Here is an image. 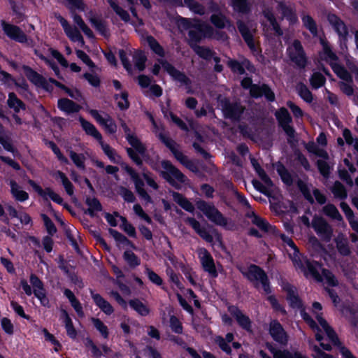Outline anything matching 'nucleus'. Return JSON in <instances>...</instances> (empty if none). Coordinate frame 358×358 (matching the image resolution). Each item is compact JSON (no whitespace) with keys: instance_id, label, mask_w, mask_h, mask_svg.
Listing matches in <instances>:
<instances>
[{"instance_id":"obj_1","label":"nucleus","mask_w":358,"mask_h":358,"mask_svg":"<svg viewBox=\"0 0 358 358\" xmlns=\"http://www.w3.org/2000/svg\"><path fill=\"white\" fill-rule=\"evenodd\" d=\"M322 306L318 302H315L313 304V316L315 318L316 321L310 316L304 310H301V315L303 319L306 322L308 326L311 328L315 335L316 340L320 342V345L325 350H331V348L329 344H325L322 342L324 338L323 336L326 335L328 340L339 348L340 353L345 358H355L352 353L344 346H341L337 338L336 333L329 326L327 321L322 317ZM313 356L315 358H334L331 355L326 354L320 350L317 346L313 347Z\"/></svg>"},{"instance_id":"obj_31","label":"nucleus","mask_w":358,"mask_h":358,"mask_svg":"<svg viewBox=\"0 0 358 358\" xmlns=\"http://www.w3.org/2000/svg\"><path fill=\"white\" fill-rule=\"evenodd\" d=\"M267 347L273 358H306L299 352H291L287 350L276 349L271 344H267Z\"/></svg>"},{"instance_id":"obj_5","label":"nucleus","mask_w":358,"mask_h":358,"mask_svg":"<svg viewBox=\"0 0 358 358\" xmlns=\"http://www.w3.org/2000/svg\"><path fill=\"white\" fill-rule=\"evenodd\" d=\"M150 120L153 125V132H155L159 138L171 150L176 159L187 167H190L192 164L190 161L178 150L176 143L166 136L163 131L162 127L157 124L151 115H150Z\"/></svg>"},{"instance_id":"obj_34","label":"nucleus","mask_w":358,"mask_h":358,"mask_svg":"<svg viewBox=\"0 0 358 358\" xmlns=\"http://www.w3.org/2000/svg\"><path fill=\"white\" fill-rule=\"evenodd\" d=\"M91 296L95 304L106 315H111L114 309L108 301L105 300L100 294L91 291Z\"/></svg>"},{"instance_id":"obj_8","label":"nucleus","mask_w":358,"mask_h":358,"mask_svg":"<svg viewBox=\"0 0 358 358\" xmlns=\"http://www.w3.org/2000/svg\"><path fill=\"white\" fill-rule=\"evenodd\" d=\"M181 22L184 26L189 28V36L193 41H198L202 37H211L213 35V28L206 24L194 22L190 26L192 21L186 18H182Z\"/></svg>"},{"instance_id":"obj_42","label":"nucleus","mask_w":358,"mask_h":358,"mask_svg":"<svg viewBox=\"0 0 358 358\" xmlns=\"http://www.w3.org/2000/svg\"><path fill=\"white\" fill-rule=\"evenodd\" d=\"M7 103L9 108L13 109L15 113H19L21 110L25 109L23 102L13 92L9 93Z\"/></svg>"},{"instance_id":"obj_9","label":"nucleus","mask_w":358,"mask_h":358,"mask_svg":"<svg viewBox=\"0 0 358 358\" xmlns=\"http://www.w3.org/2000/svg\"><path fill=\"white\" fill-rule=\"evenodd\" d=\"M162 167L163 170L161 171V175L172 186L180 188L181 185L185 183L186 177L169 162L162 161Z\"/></svg>"},{"instance_id":"obj_50","label":"nucleus","mask_w":358,"mask_h":358,"mask_svg":"<svg viewBox=\"0 0 358 358\" xmlns=\"http://www.w3.org/2000/svg\"><path fill=\"white\" fill-rule=\"evenodd\" d=\"M92 24L95 29L103 36L107 37L108 36V30L106 24L100 19L96 17H92L90 19Z\"/></svg>"},{"instance_id":"obj_63","label":"nucleus","mask_w":358,"mask_h":358,"mask_svg":"<svg viewBox=\"0 0 358 358\" xmlns=\"http://www.w3.org/2000/svg\"><path fill=\"white\" fill-rule=\"evenodd\" d=\"M234 9L240 13H247L249 10L247 0H232Z\"/></svg>"},{"instance_id":"obj_24","label":"nucleus","mask_w":358,"mask_h":358,"mask_svg":"<svg viewBox=\"0 0 358 358\" xmlns=\"http://www.w3.org/2000/svg\"><path fill=\"white\" fill-rule=\"evenodd\" d=\"M28 183L31 185L34 190L38 194L41 196L44 200H48V199H50L54 202L58 204H63L62 198L58 194L55 192L51 188L47 187L43 189L40 185L36 184L32 180H29Z\"/></svg>"},{"instance_id":"obj_19","label":"nucleus","mask_w":358,"mask_h":358,"mask_svg":"<svg viewBox=\"0 0 358 358\" xmlns=\"http://www.w3.org/2000/svg\"><path fill=\"white\" fill-rule=\"evenodd\" d=\"M89 113L107 132L110 134L116 132L117 125L110 115L105 113H99L96 110H90Z\"/></svg>"},{"instance_id":"obj_52","label":"nucleus","mask_w":358,"mask_h":358,"mask_svg":"<svg viewBox=\"0 0 358 358\" xmlns=\"http://www.w3.org/2000/svg\"><path fill=\"white\" fill-rule=\"evenodd\" d=\"M111 8L113 9V10L116 13L117 15H118L120 18L127 22L129 20V13L124 10L123 8H122L120 6L117 5L115 0H107Z\"/></svg>"},{"instance_id":"obj_20","label":"nucleus","mask_w":358,"mask_h":358,"mask_svg":"<svg viewBox=\"0 0 358 358\" xmlns=\"http://www.w3.org/2000/svg\"><path fill=\"white\" fill-rule=\"evenodd\" d=\"M198 255L203 270L211 277H217V272L211 255L205 248H200L198 250Z\"/></svg>"},{"instance_id":"obj_58","label":"nucleus","mask_w":358,"mask_h":358,"mask_svg":"<svg viewBox=\"0 0 358 358\" xmlns=\"http://www.w3.org/2000/svg\"><path fill=\"white\" fill-rule=\"evenodd\" d=\"M184 5L194 13L203 15L204 8L194 0H184Z\"/></svg>"},{"instance_id":"obj_49","label":"nucleus","mask_w":358,"mask_h":358,"mask_svg":"<svg viewBox=\"0 0 358 358\" xmlns=\"http://www.w3.org/2000/svg\"><path fill=\"white\" fill-rule=\"evenodd\" d=\"M336 242L338 250L341 255H348L350 254L348 241L343 235H338L336 239Z\"/></svg>"},{"instance_id":"obj_14","label":"nucleus","mask_w":358,"mask_h":358,"mask_svg":"<svg viewBox=\"0 0 358 358\" xmlns=\"http://www.w3.org/2000/svg\"><path fill=\"white\" fill-rule=\"evenodd\" d=\"M218 103L224 116L234 120H238L243 111V107L239 103L231 104L228 99L221 96L218 98Z\"/></svg>"},{"instance_id":"obj_53","label":"nucleus","mask_w":358,"mask_h":358,"mask_svg":"<svg viewBox=\"0 0 358 358\" xmlns=\"http://www.w3.org/2000/svg\"><path fill=\"white\" fill-rule=\"evenodd\" d=\"M86 203L89 207L87 211L91 216H94L96 212L101 210V206L96 199L87 198Z\"/></svg>"},{"instance_id":"obj_44","label":"nucleus","mask_w":358,"mask_h":358,"mask_svg":"<svg viewBox=\"0 0 358 358\" xmlns=\"http://www.w3.org/2000/svg\"><path fill=\"white\" fill-rule=\"evenodd\" d=\"M23 73L27 78L36 85L41 86L43 84V78L36 72L34 71L28 66H24Z\"/></svg>"},{"instance_id":"obj_37","label":"nucleus","mask_w":358,"mask_h":358,"mask_svg":"<svg viewBox=\"0 0 358 358\" xmlns=\"http://www.w3.org/2000/svg\"><path fill=\"white\" fill-rule=\"evenodd\" d=\"M227 64L234 73L238 74H243L245 72L244 68H247L248 70L252 71L253 66L250 65L249 61L244 59L242 63H240L236 60L228 59Z\"/></svg>"},{"instance_id":"obj_45","label":"nucleus","mask_w":358,"mask_h":358,"mask_svg":"<svg viewBox=\"0 0 358 358\" xmlns=\"http://www.w3.org/2000/svg\"><path fill=\"white\" fill-rule=\"evenodd\" d=\"M301 20L303 24V26L310 31V32L313 34V36H315L317 35V27L311 16L309 15L303 13L301 16Z\"/></svg>"},{"instance_id":"obj_17","label":"nucleus","mask_w":358,"mask_h":358,"mask_svg":"<svg viewBox=\"0 0 358 358\" xmlns=\"http://www.w3.org/2000/svg\"><path fill=\"white\" fill-rule=\"evenodd\" d=\"M287 54L290 59L300 67H303L306 59L301 43L294 41L287 48Z\"/></svg>"},{"instance_id":"obj_61","label":"nucleus","mask_w":358,"mask_h":358,"mask_svg":"<svg viewBox=\"0 0 358 358\" xmlns=\"http://www.w3.org/2000/svg\"><path fill=\"white\" fill-rule=\"evenodd\" d=\"M307 149L310 152H312L324 159H327L329 157L327 152L323 148H318L317 145L313 143L308 144L307 145Z\"/></svg>"},{"instance_id":"obj_22","label":"nucleus","mask_w":358,"mask_h":358,"mask_svg":"<svg viewBox=\"0 0 358 358\" xmlns=\"http://www.w3.org/2000/svg\"><path fill=\"white\" fill-rule=\"evenodd\" d=\"M57 18L60 22L65 34L69 38V39L74 43H78V45L79 47L85 48V41L80 31L76 28H73L69 25L68 22L61 15H58Z\"/></svg>"},{"instance_id":"obj_32","label":"nucleus","mask_w":358,"mask_h":358,"mask_svg":"<svg viewBox=\"0 0 358 358\" xmlns=\"http://www.w3.org/2000/svg\"><path fill=\"white\" fill-rule=\"evenodd\" d=\"M275 8L281 13L282 16L286 17L290 23H294L297 21V17L293 8L287 6L284 2L276 1Z\"/></svg>"},{"instance_id":"obj_56","label":"nucleus","mask_w":358,"mask_h":358,"mask_svg":"<svg viewBox=\"0 0 358 358\" xmlns=\"http://www.w3.org/2000/svg\"><path fill=\"white\" fill-rule=\"evenodd\" d=\"M276 169L280 175L282 180L287 185H290L292 183V177L291 174L286 170L285 166L282 164H278Z\"/></svg>"},{"instance_id":"obj_28","label":"nucleus","mask_w":358,"mask_h":358,"mask_svg":"<svg viewBox=\"0 0 358 358\" xmlns=\"http://www.w3.org/2000/svg\"><path fill=\"white\" fill-rule=\"evenodd\" d=\"M8 185L10 193L15 201L22 203L29 199V194L15 180H9Z\"/></svg>"},{"instance_id":"obj_60","label":"nucleus","mask_w":358,"mask_h":358,"mask_svg":"<svg viewBox=\"0 0 358 358\" xmlns=\"http://www.w3.org/2000/svg\"><path fill=\"white\" fill-rule=\"evenodd\" d=\"M124 259L131 267H135L140 264V259L138 257L130 250H127L124 252Z\"/></svg>"},{"instance_id":"obj_29","label":"nucleus","mask_w":358,"mask_h":358,"mask_svg":"<svg viewBox=\"0 0 358 358\" xmlns=\"http://www.w3.org/2000/svg\"><path fill=\"white\" fill-rule=\"evenodd\" d=\"M275 116L285 133L288 136H292L294 131L289 124L292 121V118L288 111L284 108H280L275 113Z\"/></svg>"},{"instance_id":"obj_4","label":"nucleus","mask_w":358,"mask_h":358,"mask_svg":"<svg viewBox=\"0 0 358 358\" xmlns=\"http://www.w3.org/2000/svg\"><path fill=\"white\" fill-rule=\"evenodd\" d=\"M242 273L253 283L257 289L262 287L265 294L271 292L269 282L264 271L255 265L241 268Z\"/></svg>"},{"instance_id":"obj_41","label":"nucleus","mask_w":358,"mask_h":358,"mask_svg":"<svg viewBox=\"0 0 358 358\" xmlns=\"http://www.w3.org/2000/svg\"><path fill=\"white\" fill-rule=\"evenodd\" d=\"M79 121L87 134L92 136L98 141H101V134L92 123L86 121L82 117H79Z\"/></svg>"},{"instance_id":"obj_16","label":"nucleus","mask_w":358,"mask_h":358,"mask_svg":"<svg viewBox=\"0 0 358 358\" xmlns=\"http://www.w3.org/2000/svg\"><path fill=\"white\" fill-rule=\"evenodd\" d=\"M298 187L306 199L310 203L314 202V197L320 204H324L326 202V196L311 185L300 180L298 182Z\"/></svg>"},{"instance_id":"obj_51","label":"nucleus","mask_w":358,"mask_h":358,"mask_svg":"<svg viewBox=\"0 0 358 358\" xmlns=\"http://www.w3.org/2000/svg\"><path fill=\"white\" fill-rule=\"evenodd\" d=\"M129 305L135 311L142 316H145L149 313L148 308L138 299L131 300Z\"/></svg>"},{"instance_id":"obj_30","label":"nucleus","mask_w":358,"mask_h":358,"mask_svg":"<svg viewBox=\"0 0 358 358\" xmlns=\"http://www.w3.org/2000/svg\"><path fill=\"white\" fill-rule=\"evenodd\" d=\"M328 20L330 24L332 25L335 31L338 34L341 39L343 41L346 40V37L348 34V29L343 21H341L336 15H329Z\"/></svg>"},{"instance_id":"obj_64","label":"nucleus","mask_w":358,"mask_h":358,"mask_svg":"<svg viewBox=\"0 0 358 358\" xmlns=\"http://www.w3.org/2000/svg\"><path fill=\"white\" fill-rule=\"evenodd\" d=\"M332 192L334 196L339 199H345L347 193L343 185L339 182H336L332 188Z\"/></svg>"},{"instance_id":"obj_39","label":"nucleus","mask_w":358,"mask_h":358,"mask_svg":"<svg viewBox=\"0 0 358 358\" xmlns=\"http://www.w3.org/2000/svg\"><path fill=\"white\" fill-rule=\"evenodd\" d=\"M264 15L268 23V28L273 31L274 34L277 36L282 35V31L276 22L273 11L269 9L265 10Z\"/></svg>"},{"instance_id":"obj_62","label":"nucleus","mask_w":358,"mask_h":358,"mask_svg":"<svg viewBox=\"0 0 358 358\" xmlns=\"http://www.w3.org/2000/svg\"><path fill=\"white\" fill-rule=\"evenodd\" d=\"M92 322L96 329L97 331L102 335V336L105 338L108 336V331L107 327L101 322L99 319L97 318H92Z\"/></svg>"},{"instance_id":"obj_46","label":"nucleus","mask_w":358,"mask_h":358,"mask_svg":"<svg viewBox=\"0 0 358 358\" xmlns=\"http://www.w3.org/2000/svg\"><path fill=\"white\" fill-rule=\"evenodd\" d=\"M144 41L148 43L151 50L160 57H164V50L159 43L151 36H146Z\"/></svg>"},{"instance_id":"obj_26","label":"nucleus","mask_w":358,"mask_h":358,"mask_svg":"<svg viewBox=\"0 0 358 358\" xmlns=\"http://www.w3.org/2000/svg\"><path fill=\"white\" fill-rule=\"evenodd\" d=\"M161 67L163 68L175 80L181 82L185 81V76L163 59H159L158 64H155L152 69V73L155 75H157Z\"/></svg>"},{"instance_id":"obj_47","label":"nucleus","mask_w":358,"mask_h":358,"mask_svg":"<svg viewBox=\"0 0 358 358\" xmlns=\"http://www.w3.org/2000/svg\"><path fill=\"white\" fill-rule=\"evenodd\" d=\"M99 144L104 152V153L108 156L110 160L114 163H120V157L118 156L115 151L108 144H106L102 141V138H101V141H99Z\"/></svg>"},{"instance_id":"obj_33","label":"nucleus","mask_w":358,"mask_h":358,"mask_svg":"<svg viewBox=\"0 0 358 358\" xmlns=\"http://www.w3.org/2000/svg\"><path fill=\"white\" fill-rule=\"evenodd\" d=\"M59 320L64 324L67 335L71 338H75L77 336V331L73 327L71 318L64 309L60 311Z\"/></svg>"},{"instance_id":"obj_21","label":"nucleus","mask_w":358,"mask_h":358,"mask_svg":"<svg viewBox=\"0 0 358 358\" xmlns=\"http://www.w3.org/2000/svg\"><path fill=\"white\" fill-rule=\"evenodd\" d=\"M238 28L251 51L254 53H257L258 49L252 36L253 32L255 30L254 25L251 23L245 24L240 21L238 22Z\"/></svg>"},{"instance_id":"obj_23","label":"nucleus","mask_w":358,"mask_h":358,"mask_svg":"<svg viewBox=\"0 0 358 358\" xmlns=\"http://www.w3.org/2000/svg\"><path fill=\"white\" fill-rule=\"evenodd\" d=\"M1 27L6 35L10 39L21 43L27 41L26 34L18 27L4 21L1 22Z\"/></svg>"},{"instance_id":"obj_27","label":"nucleus","mask_w":358,"mask_h":358,"mask_svg":"<svg viewBox=\"0 0 358 358\" xmlns=\"http://www.w3.org/2000/svg\"><path fill=\"white\" fill-rule=\"evenodd\" d=\"M248 217L250 219V222L257 226L259 230L264 234H275L276 229L274 227L269 224L264 219L257 215L253 211L247 213Z\"/></svg>"},{"instance_id":"obj_11","label":"nucleus","mask_w":358,"mask_h":358,"mask_svg":"<svg viewBox=\"0 0 358 358\" xmlns=\"http://www.w3.org/2000/svg\"><path fill=\"white\" fill-rule=\"evenodd\" d=\"M241 85L244 88H250V94L254 97L264 96L270 101H273L275 99L274 93L267 85H252V80L249 78H244L241 81Z\"/></svg>"},{"instance_id":"obj_35","label":"nucleus","mask_w":358,"mask_h":358,"mask_svg":"<svg viewBox=\"0 0 358 358\" xmlns=\"http://www.w3.org/2000/svg\"><path fill=\"white\" fill-rule=\"evenodd\" d=\"M229 311L236 319L240 326L248 331L250 329V319L244 315L236 307L230 306Z\"/></svg>"},{"instance_id":"obj_6","label":"nucleus","mask_w":358,"mask_h":358,"mask_svg":"<svg viewBox=\"0 0 358 358\" xmlns=\"http://www.w3.org/2000/svg\"><path fill=\"white\" fill-rule=\"evenodd\" d=\"M30 283L33 287V291L27 280H22L20 281V285L25 294L31 296L34 293L35 296L40 301L41 305L44 306H48L49 301L46 297L43 282L36 275L32 274L30 276Z\"/></svg>"},{"instance_id":"obj_59","label":"nucleus","mask_w":358,"mask_h":358,"mask_svg":"<svg viewBox=\"0 0 358 358\" xmlns=\"http://www.w3.org/2000/svg\"><path fill=\"white\" fill-rule=\"evenodd\" d=\"M57 177L60 179L66 193L71 196L73 194V187L66 176L60 171L57 173Z\"/></svg>"},{"instance_id":"obj_55","label":"nucleus","mask_w":358,"mask_h":358,"mask_svg":"<svg viewBox=\"0 0 358 358\" xmlns=\"http://www.w3.org/2000/svg\"><path fill=\"white\" fill-rule=\"evenodd\" d=\"M323 212L326 215H327L334 220H342V217H341V214L339 213L338 210H337L336 206L332 204H327L325 206H324Z\"/></svg>"},{"instance_id":"obj_15","label":"nucleus","mask_w":358,"mask_h":358,"mask_svg":"<svg viewBox=\"0 0 358 358\" xmlns=\"http://www.w3.org/2000/svg\"><path fill=\"white\" fill-rule=\"evenodd\" d=\"M122 169H124L128 174L131 176L132 180L134 182L136 190L142 199L145 201L147 203H151L152 200L150 196L144 189V182L141 177L136 171H134L131 167L126 164H122Z\"/></svg>"},{"instance_id":"obj_54","label":"nucleus","mask_w":358,"mask_h":358,"mask_svg":"<svg viewBox=\"0 0 358 358\" xmlns=\"http://www.w3.org/2000/svg\"><path fill=\"white\" fill-rule=\"evenodd\" d=\"M343 315L355 326H358V309L352 310L350 308H345L342 310Z\"/></svg>"},{"instance_id":"obj_48","label":"nucleus","mask_w":358,"mask_h":358,"mask_svg":"<svg viewBox=\"0 0 358 358\" xmlns=\"http://www.w3.org/2000/svg\"><path fill=\"white\" fill-rule=\"evenodd\" d=\"M308 248L312 256H317L322 252V247L320 241L315 236L310 237L308 240Z\"/></svg>"},{"instance_id":"obj_18","label":"nucleus","mask_w":358,"mask_h":358,"mask_svg":"<svg viewBox=\"0 0 358 358\" xmlns=\"http://www.w3.org/2000/svg\"><path fill=\"white\" fill-rule=\"evenodd\" d=\"M269 334L272 338L282 345H286L288 342V335L280 323L276 320H271L268 328Z\"/></svg>"},{"instance_id":"obj_25","label":"nucleus","mask_w":358,"mask_h":358,"mask_svg":"<svg viewBox=\"0 0 358 358\" xmlns=\"http://www.w3.org/2000/svg\"><path fill=\"white\" fill-rule=\"evenodd\" d=\"M28 183L31 185L34 190L38 194L41 196L44 200H48V199H50L54 202L58 204H63L62 198L58 194L55 192L51 188L47 187L43 189L40 185L36 184L32 180H29Z\"/></svg>"},{"instance_id":"obj_57","label":"nucleus","mask_w":358,"mask_h":358,"mask_svg":"<svg viewBox=\"0 0 358 358\" xmlns=\"http://www.w3.org/2000/svg\"><path fill=\"white\" fill-rule=\"evenodd\" d=\"M115 101L117 106L121 110L127 109L129 106L128 94L125 92H121L120 94L115 95Z\"/></svg>"},{"instance_id":"obj_13","label":"nucleus","mask_w":358,"mask_h":358,"mask_svg":"<svg viewBox=\"0 0 358 358\" xmlns=\"http://www.w3.org/2000/svg\"><path fill=\"white\" fill-rule=\"evenodd\" d=\"M311 227L322 240L325 241H329L331 240L333 229L324 219L315 215L311 222Z\"/></svg>"},{"instance_id":"obj_7","label":"nucleus","mask_w":358,"mask_h":358,"mask_svg":"<svg viewBox=\"0 0 358 358\" xmlns=\"http://www.w3.org/2000/svg\"><path fill=\"white\" fill-rule=\"evenodd\" d=\"M323 50L321 53V58L327 61L331 66L334 73L342 80H349L351 79V75L343 66L337 62L336 55L331 51L329 45L322 41Z\"/></svg>"},{"instance_id":"obj_12","label":"nucleus","mask_w":358,"mask_h":358,"mask_svg":"<svg viewBox=\"0 0 358 358\" xmlns=\"http://www.w3.org/2000/svg\"><path fill=\"white\" fill-rule=\"evenodd\" d=\"M251 163L258 174L259 177L261 178L262 182L254 180L252 181V184L255 189L259 190V192L268 194L270 189L273 186V182L268 176L266 174L264 171L260 167L257 162L255 159H251Z\"/></svg>"},{"instance_id":"obj_3","label":"nucleus","mask_w":358,"mask_h":358,"mask_svg":"<svg viewBox=\"0 0 358 358\" xmlns=\"http://www.w3.org/2000/svg\"><path fill=\"white\" fill-rule=\"evenodd\" d=\"M121 127L124 130L127 141L132 147V148L127 149L129 155L137 164H141V158L145 155V146L124 122H121Z\"/></svg>"},{"instance_id":"obj_43","label":"nucleus","mask_w":358,"mask_h":358,"mask_svg":"<svg viewBox=\"0 0 358 358\" xmlns=\"http://www.w3.org/2000/svg\"><path fill=\"white\" fill-rule=\"evenodd\" d=\"M173 199L179 206L185 210L192 213L194 210L193 204L179 193L173 192Z\"/></svg>"},{"instance_id":"obj_10","label":"nucleus","mask_w":358,"mask_h":358,"mask_svg":"<svg viewBox=\"0 0 358 358\" xmlns=\"http://www.w3.org/2000/svg\"><path fill=\"white\" fill-rule=\"evenodd\" d=\"M197 208L201 210L212 222L217 225L227 227V220L218 211L213 205L203 201L196 203Z\"/></svg>"},{"instance_id":"obj_36","label":"nucleus","mask_w":358,"mask_h":358,"mask_svg":"<svg viewBox=\"0 0 358 358\" xmlns=\"http://www.w3.org/2000/svg\"><path fill=\"white\" fill-rule=\"evenodd\" d=\"M0 81L8 88H13L14 86L26 90L27 85L24 82L18 83L13 79L11 76L4 71H0Z\"/></svg>"},{"instance_id":"obj_38","label":"nucleus","mask_w":358,"mask_h":358,"mask_svg":"<svg viewBox=\"0 0 358 358\" xmlns=\"http://www.w3.org/2000/svg\"><path fill=\"white\" fill-rule=\"evenodd\" d=\"M284 289L287 292V298L290 306L294 308H301L302 307L301 301L298 297L296 288L287 285Z\"/></svg>"},{"instance_id":"obj_2","label":"nucleus","mask_w":358,"mask_h":358,"mask_svg":"<svg viewBox=\"0 0 358 358\" xmlns=\"http://www.w3.org/2000/svg\"><path fill=\"white\" fill-rule=\"evenodd\" d=\"M280 238L288 247L286 250L294 267L303 272L306 278H313L329 287L338 285V280L329 271L322 269L317 262H310L306 257L301 256L292 238L284 234H280Z\"/></svg>"},{"instance_id":"obj_40","label":"nucleus","mask_w":358,"mask_h":358,"mask_svg":"<svg viewBox=\"0 0 358 358\" xmlns=\"http://www.w3.org/2000/svg\"><path fill=\"white\" fill-rule=\"evenodd\" d=\"M59 108L66 113H76L80 110V107L73 101L68 99H61L58 101Z\"/></svg>"}]
</instances>
